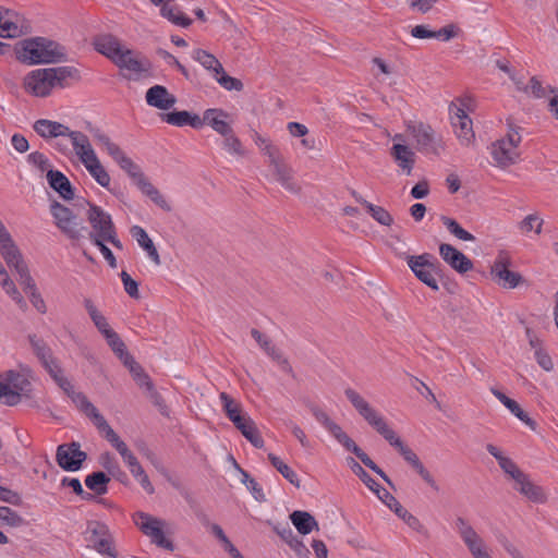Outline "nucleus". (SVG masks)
<instances>
[{
    "label": "nucleus",
    "mask_w": 558,
    "mask_h": 558,
    "mask_svg": "<svg viewBox=\"0 0 558 558\" xmlns=\"http://www.w3.org/2000/svg\"><path fill=\"white\" fill-rule=\"evenodd\" d=\"M344 395L352 403L359 414L372 426L380 436H383L392 447L398 449L403 459L421 475V477L435 490L439 486L433 475L420 461L416 453L403 444L396 432L389 427L386 420L379 414L360 393L352 388H347Z\"/></svg>",
    "instance_id": "obj_1"
},
{
    "label": "nucleus",
    "mask_w": 558,
    "mask_h": 558,
    "mask_svg": "<svg viewBox=\"0 0 558 558\" xmlns=\"http://www.w3.org/2000/svg\"><path fill=\"white\" fill-rule=\"evenodd\" d=\"M16 59L24 64H51L66 61L64 46L46 37H33L20 41L15 47Z\"/></svg>",
    "instance_id": "obj_2"
},
{
    "label": "nucleus",
    "mask_w": 558,
    "mask_h": 558,
    "mask_svg": "<svg viewBox=\"0 0 558 558\" xmlns=\"http://www.w3.org/2000/svg\"><path fill=\"white\" fill-rule=\"evenodd\" d=\"M87 219L92 227V231L89 232V240L92 242L106 240L116 248L122 250V242L118 239L116 227L108 213L99 206L89 205Z\"/></svg>",
    "instance_id": "obj_3"
},
{
    "label": "nucleus",
    "mask_w": 558,
    "mask_h": 558,
    "mask_svg": "<svg viewBox=\"0 0 558 558\" xmlns=\"http://www.w3.org/2000/svg\"><path fill=\"white\" fill-rule=\"evenodd\" d=\"M521 143L519 128L508 121V132L506 137L494 142L490 147V155L498 167H509L518 160L520 154L518 146Z\"/></svg>",
    "instance_id": "obj_4"
},
{
    "label": "nucleus",
    "mask_w": 558,
    "mask_h": 558,
    "mask_svg": "<svg viewBox=\"0 0 558 558\" xmlns=\"http://www.w3.org/2000/svg\"><path fill=\"white\" fill-rule=\"evenodd\" d=\"M407 130L414 138L418 151L439 156L445 149L442 137L429 124L409 122Z\"/></svg>",
    "instance_id": "obj_5"
},
{
    "label": "nucleus",
    "mask_w": 558,
    "mask_h": 558,
    "mask_svg": "<svg viewBox=\"0 0 558 558\" xmlns=\"http://www.w3.org/2000/svg\"><path fill=\"white\" fill-rule=\"evenodd\" d=\"M407 262L420 281L433 290L437 291L439 289L435 275L439 274L440 264L432 254L424 253L417 256H408Z\"/></svg>",
    "instance_id": "obj_6"
},
{
    "label": "nucleus",
    "mask_w": 558,
    "mask_h": 558,
    "mask_svg": "<svg viewBox=\"0 0 558 558\" xmlns=\"http://www.w3.org/2000/svg\"><path fill=\"white\" fill-rule=\"evenodd\" d=\"M134 522L140 530L150 538L151 543L158 547L169 551H173L175 549L173 542L167 538L162 531L165 521L154 518L145 512H137Z\"/></svg>",
    "instance_id": "obj_7"
},
{
    "label": "nucleus",
    "mask_w": 558,
    "mask_h": 558,
    "mask_svg": "<svg viewBox=\"0 0 558 558\" xmlns=\"http://www.w3.org/2000/svg\"><path fill=\"white\" fill-rule=\"evenodd\" d=\"M23 87L34 97L50 96L56 87L50 68L36 69L27 73L23 78Z\"/></svg>",
    "instance_id": "obj_8"
},
{
    "label": "nucleus",
    "mask_w": 558,
    "mask_h": 558,
    "mask_svg": "<svg viewBox=\"0 0 558 558\" xmlns=\"http://www.w3.org/2000/svg\"><path fill=\"white\" fill-rule=\"evenodd\" d=\"M50 213L54 218L56 226L71 240H78L85 229L72 210L64 205L53 202L50 205Z\"/></svg>",
    "instance_id": "obj_9"
},
{
    "label": "nucleus",
    "mask_w": 558,
    "mask_h": 558,
    "mask_svg": "<svg viewBox=\"0 0 558 558\" xmlns=\"http://www.w3.org/2000/svg\"><path fill=\"white\" fill-rule=\"evenodd\" d=\"M76 407L88 416L98 432L107 439L108 442L113 444L120 437L108 424L106 418L99 413L97 408L88 401L85 395H76L74 397Z\"/></svg>",
    "instance_id": "obj_10"
},
{
    "label": "nucleus",
    "mask_w": 558,
    "mask_h": 558,
    "mask_svg": "<svg viewBox=\"0 0 558 558\" xmlns=\"http://www.w3.org/2000/svg\"><path fill=\"white\" fill-rule=\"evenodd\" d=\"M87 532L90 533L89 542L97 553L110 558H118L113 537L106 524L97 521L90 522Z\"/></svg>",
    "instance_id": "obj_11"
},
{
    "label": "nucleus",
    "mask_w": 558,
    "mask_h": 558,
    "mask_svg": "<svg viewBox=\"0 0 558 558\" xmlns=\"http://www.w3.org/2000/svg\"><path fill=\"white\" fill-rule=\"evenodd\" d=\"M450 120L454 134L462 146H471L475 142V133L471 118L464 109L456 105L450 106Z\"/></svg>",
    "instance_id": "obj_12"
},
{
    "label": "nucleus",
    "mask_w": 558,
    "mask_h": 558,
    "mask_svg": "<svg viewBox=\"0 0 558 558\" xmlns=\"http://www.w3.org/2000/svg\"><path fill=\"white\" fill-rule=\"evenodd\" d=\"M86 458L87 454L81 450L78 442L63 444L57 448L56 460L64 471H78Z\"/></svg>",
    "instance_id": "obj_13"
},
{
    "label": "nucleus",
    "mask_w": 558,
    "mask_h": 558,
    "mask_svg": "<svg viewBox=\"0 0 558 558\" xmlns=\"http://www.w3.org/2000/svg\"><path fill=\"white\" fill-rule=\"evenodd\" d=\"M120 70H126L132 75H124L128 80H137L142 73H147L150 70V63L145 58L138 56L128 47L122 49L117 58L112 61Z\"/></svg>",
    "instance_id": "obj_14"
},
{
    "label": "nucleus",
    "mask_w": 558,
    "mask_h": 558,
    "mask_svg": "<svg viewBox=\"0 0 558 558\" xmlns=\"http://www.w3.org/2000/svg\"><path fill=\"white\" fill-rule=\"evenodd\" d=\"M347 450L353 452L361 462L378 474L388 485H392L387 474L352 440L340 427L338 432L332 435Z\"/></svg>",
    "instance_id": "obj_15"
},
{
    "label": "nucleus",
    "mask_w": 558,
    "mask_h": 558,
    "mask_svg": "<svg viewBox=\"0 0 558 558\" xmlns=\"http://www.w3.org/2000/svg\"><path fill=\"white\" fill-rule=\"evenodd\" d=\"M490 274L493 279L502 288L513 289L522 281V276L519 272L512 271L508 268V259L504 255H499L492 266Z\"/></svg>",
    "instance_id": "obj_16"
},
{
    "label": "nucleus",
    "mask_w": 558,
    "mask_h": 558,
    "mask_svg": "<svg viewBox=\"0 0 558 558\" xmlns=\"http://www.w3.org/2000/svg\"><path fill=\"white\" fill-rule=\"evenodd\" d=\"M439 254L441 258L459 274H465L473 268L472 260L451 244H440Z\"/></svg>",
    "instance_id": "obj_17"
},
{
    "label": "nucleus",
    "mask_w": 558,
    "mask_h": 558,
    "mask_svg": "<svg viewBox=\"0 0 558 558\" xmlns=\"http://www.w3.org/2000/svg\"><path fill=\"white\" fill-rule=\"evenodd\" d=\"M146 102L159 110H169L172 108L177 98L162 85H154L147 89L145 95Z\"/></svg>",
    "instance_id": "obj_18"
},
{
    "label": "nucleus",
    "mask_w": 558,
    "mask_h": 558,
    "mask_svg": "<svg viewBox=\"0 0 558 558\" xmlns=\"http://www.w3.org/2000/svg\"><path fill=\"white\" fill-rule=\"evenodd\" d=\"M93 45L97 52L104 54L111 61H113L125 47L116 36L111 34H101L96 36L93 40Z\"/></svg>",
    "instance_id": "obj_19"
},
{
    "label": "nucleus",
    "mask_w": 558,
    "mask_h": 558,
    "mask_svg": "<svg viewBox=\"0 0 558 558\" xmlns=\"http://www.w3.org/2000/svg\"><path fill=\"white\" fill-rule=\"evenodd\" d=\"M486 450L498 461L500 469L509 475L515 484L520 480H524L525 473H523L510 458L504 456L496 446L488 444Z\"/></svg>",
    "instance_id": "obj_20"
},
{
    "label": "nucleus",
    "mask_w": 558,
    "mask_h": 558,
    "mask_svg": "<svg viewBox=\"0 0 558 558\" xmlns=\"http://www.w3.org/2000/svg\"><path fill=\"white\" fill-rule=\"evenodd\" d=\"M251 335L259 344V347L266 352V354L281 365L282 369L288 372L291 371V366L289 365L287 359L283 357L280 350H278L271 343L270 339L266 335L262 333L259 330L255 328L251 330Z\"/></svg>",
    "instance_id": "obj_21"
},
{
    "label": "nucleus",
    "mask_w": 558,
    "mask_h": 558,
    "mask_svg": "<svg viewBox=\"0 0 558 558\" xmlns=\"http://www.w3.org/2000/svg\"><path fill=\"white\" fill-rule=\"evenodd\" d=\"M162 121L174 126L190 125L194 129H201L204 126V121L196 113L189 111H173L161 116Z\"/></svg>",
    "instance_id": "obj_22"
},
{
    "label": "nucleus",
    "mask_w": 558,
    "mask_h": 558,
    "mask_svg": "<svg viewBox=\"0 0 558 558\" xmlns=\"http://www.w3.org/2000/svg\"><path fill=\"white\" fill-rule=\"evenodd\" d=\"M228 113L221 109H207L203 118L204 125H209L214 131L220 135H228L232 131L231 125L226 121Z\"/></svg>",
    "instance_id": "obj_23"
},
{
    "label": "nucleus",
    "mask_w": 558,
    "mask_h": 558,
    "mask_svg": "<svg viewBox=\"0 0 558 558\" xmlns=\"http://www.w3.org/2000/svg\"><path fill=\"white\" fill-rule=\"evenodd\" d=\"M456 529L469 551L485 544L473 526L462 517L456 519Z\"/></svg>",
    "instance_id": "obj_24"
},
{
    "label": "nucleus",
    "mask_w": 558,
    "mask_h": 558,
    "mask_svg": "<svg viewBox=\"0 0 558 558\" xmlns=\"http://www.w3.org/2000/svg\"><path fill=\"white\" fill-rule=\"evenodd\" d=\"M56 87L65 88L73 83L81 81L82 75L77 68L72 65H63L50 68Z\"/></svg>",
    "instance_id": "obj_25"
},
{
    "label": "nucleus",
    "mask_w": 558,
    "mask_h": 558,
    "mask_svg": "<svg viewBox=\"0 0 558 558\" xmlns=\"http://www.w3.org/2000/svg\"><path fill=\"white\" fill-rule=\"evenodd\" d=\"M390 154L401 171L407 175H410L415 163L414 151L411 150L407 145L395 144L391 147Z\"/></svg>",
    "instance_id": "obj_26"
},
{
    "label": "nucleus",
    "mask_w": 558,
    "mask_h": 558,
    "mask_svg": "<svg viewBox=\"0 0 558 558\" xmlns=\"http://www.w3.org/2000/svg\"><path fill=\"white\" fill-rule=\"evenodd\" d=\"M64 136H68L72 143V146L75 150V154L80 158V160L83 162V159H89V156L96 155L95 150L93 149L88 137L78 131H71L68 128V132Z\"/></svg>",
    "instance_id": "obj_27"
},
{
    "label": "nucleus",
    "mask_w": 558,
    "mask_h": 558,
    "mask_svg": "<svg viewBox=\"0 0 558 558\" xmlns=\"http://www.w3.org/2000/svg\"><path fill=\"white\" fill-rule=\"evenodd\" d=\"M34 131L43 138H56L64 136L68 132V126L47 119H39L33 125Z\"/></svg>",
    "instance_id": "obj_28"
},
{
    "label": "nucleus",
    "mask_w": 558,
    "mask_h": 558,
    "mask_svg": "<svg viewBox=\"0 0 558 558\" xmlns=\"http://www.w3.org/2000/svg\"><path fill=\"white\" fill-rule=\"evenodd\" d=\"M47 180L51 189L57 191L64 199H72L74 191L69 179L58 170H48Z\"/></svg>",
    "instance_id": "obj_29"
},
{
    "label": "nucleus",
    "mask_w": 558,
    "mask_h": 558,
    "mask_svg": "<svg viewBox=\"0 0 558 558\" xmlns=\"http://www.w3.org/2000/svg\"><path fill=\"white\" fill-rule=\"evenodd\" d=\"M22 33L17 15L0 7V37H17Z\"/></svg>",
    "instance_id": "obj_30"
},
{
    "label": "nucleus",
    "mask_w": 558,
    "mask_h": 558,
    "mask_svg": "<svg viewBox=\"0 0 558 558\" xmlns=\"http://www.w3.org/2000/svg\"><path fill=\"white\" fill-rule=\"evenodd\" d=\"M234 426L255 448L260 449L264 447V439L255 422L248 415L242 417L240 423H235Z\"/></svg>",
    "instance_id": "obj_31"
},
{
    "label": "nucleus",
    "mask_w": 558,
    "mask_h": 558,
    "mask_svg": "<svg viewBox=\"0 0 558 558\" xmlns=\"http://www.w3.org/2000/svg\"><path fill=\"white\" fill-rule=\"evenodd\" d=\"M529 500L536 504H544L547 501V496L541 486L535 485L525 474L524 480H520L514 487Z\"/></svg>",
    "instance_id": "obj_32"
},
{
    "label": "nucleus",
    "mask_w": 558,
    "mask_h": 558,
    "mask_svg": "<svg viewBox=\"0 0 558 558\" xmlns=\"http://www.w3.org/2000/svg\"><path fill=\"white\" fill-rule=\"evenodd\" d=\"M490 392L520 421L531 428H535V422L520 408L519 403L496 388H490Z\"/></svg>",
    "instance_id": "obj_33"
},
{
    "label": "nucleus",
    "mask_w": 558,
    "mask_h": 558,
    "mask_svg": "<svg viewBox=\"0 0 558 558\" xmlns=\"http://www.w3.org/2000/svg\"><path fill=\"white\" fill-rule=\"evenodd\" d=\"M272 173L276 180L284 187L288 192L292 194H299L301 192V186L293 178V171L290 166L286 162L281 163L278 167L272 168Z\"/></svg>",
    "instance_id": "obj_34"
},
{
    "label": "nucleus",
    "mask_w": 558,
    "mask_h": 558,
    "mask_svg": "<svg viewBox=\"0 0 558 558\" xmlns=\"http://www.w3.org/2000/svg\"><path fill=\"white\" fill-rule=\"evenodd\" d=\"M132 235L136 239L138 245L146 251L148 257L156 264L160 265V257L153 240L147 232L140 226H134L131 229Z\"/></svg>",
    "instance_id": "obj_35"
},
{
    "label": "nucleus",
    "mask_w": 558,
    "mask_h": 558,
    "mask_svg": "<svg viewBox=\"0 0 558 558\" xmlns=\"http://www.w3.org/2000/svg\"><path fill=\"white\" fill-rule=\"evenodd\" d=\"M290 519L300 534L306 535L318 530L317 521L307 511L295 510L290 514Z\"/></svg>",
    "instance_id": "obj_36"
},
{
    "label": "nucleus",
    "mask_w": 558,
    "mask_h": 558,
    "mask_svg": "<svg viewBox=\"0 0 558 558\" xmlns=\"http://www.w3.org/2000/svg\"><path fill=\"white\" fill-rule=\"evenodd\" d=\"M122 170H124L130 178L134 181L135 185L138 186L142 180L147 178L143 173L141 167L136 165L130 157H128L123 150L112 158Z\"/></svg>",
    "instance_id": "obj_37"
},
{
    "label": "nucleus",
    "mask_w": 558,
    "mask_h": 558,
    "mask_svg": "<svg viewBox=\"0 0 558 558\" xmlns=\"http://www.w3.org/2000/svg\"><path fill=\"white\" fill-rule=\"evenodd\" d=\"M88 170L89 174L96 180V182L102 187H108L110 184V175L100 163L97 155L89 156V159H83L82 162Z\"/></svg>",
    "instance_id": "obj_38"
},
{
    "label": "nucleus",
    "mask_w": 558,
    "mask_h": 558,
    "mask_svg": "<svg viewBox=\"0 0 558 558\" xmlns=\"http://www.w3.org/2000/svg\"><path fill=\"white\" fill-rule=\"evenodd\" d=\"M160 14L178 26L187 27L192 23V20L185 16L179 5L172 0H167L163 3L160 8Z\"/></svg>",
    "instance_id": "obj_39"
},
{
    "label": "nucleus",
    "mask_w": 558,
    "mask_h": 558,
    "mask_svg": "<svg viewBox=\"0 0 558 558\" xmlns=\"http://www.w3.org/2000/svg\"><path fill=\"white\" fill-rule=\"evenodd\" d=\"M0 254L5 260L7 265L14 270H17L20 265H26L21 251L13 240H11L9 243L7 242L0 245Z\"/></svg>",
    "instance_id": "obj_40"
},
{
    "label": "nucleus",
    "mask_w": 558,
    "mask_h": 558,
    "mask_svg": "<svg viewBox=\"0 0 558 558\" xmlns=\"http://www.w3.org/2000/svg\"><path fill=\"white\" fill-rule=\"evenodd\" d=\"M138 190L150 198V201L157 205L159 208H161L165 211H171L172 207L169 204V202L166 199V197L159 192L157 187L153 185V183L146 179L142 180L140 182V185L137 186Z\"/></svg>",
    "instance_id": "obj_41"
},
{
    "label": "nucleus",
    "mask_w": 558,
    "mask_h": 558,
    "mask_svg": "<svg viewBox=\"0 0 558 558\" xmlns=\"http://www.w3.org/2000/svg\"><path fill=\"white\" fill-rule=\"evenodd\" d=\"M0 522L11 527H20L25 524L24 519L9 507H0ZM8 542V537L0 531V545Z\"/></svg>",
    "instance_id": "obj_42"
},
{
    "label": "nucleus",
    "mask_w": 558,
    "mask_h": 558,
    "mask_svg": "<svg viewBox=\"0 0 558 558\" xmlns=\"http://www.w3.org/2000/svg\"><path fill=\"white\" fill-rule=\"evenodd\" d=\"M347 463L352 472L371 489L374 494H380L381 486L362 468V465L352 457L347 458Z\"/></svg>",
    "instance_id": "obj_43"
},
{
    "label": "nucleus",
    "mask_w": 558,
    "mask_h": 558,
    "mask_svg": "<svg viewBox=\"0 0 558 558\" xmlns=\"http://www.w3.org/2000/svg\"><path fill=\"white\" fill-rule=\"evenodd\" d=\"M219 398L227 417L233 424L240 423V420L246 415L245 413H242L241 404L232 399L227 392H221Z\"/></svg>",
    "instance_id": "obj_44"
},
{
    "label": "nucleus",
    "mask_w": 558,
    "mask_h": 558,
    "mask_svg": "<svg viewBox=\"0 0 558 558\" xmlns=\"http://www.w3.org/2000/svg\"><path fill=\"white\" fill-rule=\"evenodd\" d=\"M105 339L114 354L122 361L125 366L130 363H133V356L126 351L124 342L116 331H112L106 336Z\"/></svg>",
    "instance_id": "obj_45"
},
{
    "label": "nucleus",
    "mask_w": 558,
    "mask_h": 558,
    "mask_svg": "<svg viewBox=\"0 0 558 558\" xmlns=\"http://www.w3.org/2000/svg\"><path fill=\"white\" fill-rule=\"evenodd\" d=\"M193 59L199 62L206 70L219 75L222 72V65L219 60L211 53L203 49H196L193 52Z\"/></svg>",
    "instance_id": "obj_46"
},
{
    "label": "nucleus",
    "mask_w": 558,
    "mask_h": 558,
    "mask_svg": "<svg viewBox=\"0 0 558 558\" xmlns=\"http://www.w3.org/2000/svg\"><path fill=\"white\" fill-rule=\"evenodd\" d=\"M110 477L104 472H94L86 476L85 485L97 495H104L108 490V483Z\"/></svg>",
    "instance_id": "obj_47"
},
{
    "label": "nucleus",
    "mask_w": 558,
    "mask_h": 558,
    "mask_svg": "<svg viewBox=\"0 0 558 558\" xmlns=\"http://www.w3.org/2000/svg\"><path fill=\"white\" fill-rule=\"evenodd\" d=\"M268 460L270 461L271 465L292 485L295 487H300V480L296 475V473L288 465L286 464L279 457H277L274 453H268Z\"/></svg>",
    "instance_id": "obj_48"
},
{
    "label": "nucleus",
    "mask_w": 558,
    "mask_h": 558,
    "mask_svg": "<svg viewBox=\"0 0 558 558\" xmlns=\"http://www.w3.org/2000/svg\"><path fill=\"white\" fill-rule=\"evenodd\" d=\"M88 130L93 136V138L99 144L102 145L108 155L113 158L117 156L122 149L113 143L110 137L105 134L99 128L88 126Z\"/></svg>",
    "instance_id": "obj_49"
},
{
    "label": "nucleus",
    "mask_w": 558,
    "mask_h": 558,
    "mask_svg": "<svg viewBox=\"0 0 558 558\" xmlns=\"http://www.w3.org/2000/svg\"><path fill=\"white\" fill-rule=\"evenodd\" d=\"M440 220L447 230L459 240L475 241V236L469 231L464 230L454 219L447 216H441Z\"/></svg>",
    "instance_id": "obj_50"
},
{
    "label": "nucleus",
    "mask_w": 558,
    "mask_h": 558,
    "mask_svg": "<svg viewBox=\"0 0 558 558\" xmlns=\"http://www.w3.org/2000/svg\"><path fill=\"white\" fill-rule=\"evenodd\" d=\"M28 339L34 353L39 359L43 365L49 362V360L54 359L52 356L50 348L45 343L44 340L38 339L36 336H29Z\"/></svg>",
    "instance_id": "obj_51"
},
{
    "label": "nucleus",
    "mask_w": 558,
    "mask_h": 558,
    "mask_svg": "<svg viewBox=\"0 0 558 558\" xmlns=\"http://www.w3.org/2000/svg\"><path fill=\"white\" fill-rule=\"evenodd\" d=\"M126 367L130 369L134 380L140 387L146 388L149 392L154 390V385L149 376L143 371L142 366L135 360H133V363L126 365Z\"/></svg>",
    "instance_id": "obj_52"
},
{
    "label": "nucleus",
    "mask_w": 558,
    "mask_h": 558,
    "mask_svg": "<svg viewBox=\"0 0 558 558\" xmlns=\"http://www.w3.org/2000/svg\"><path fill=\"white\" fill-rule=\"evenodd\" d=\"M365 209L379 225L389 227L393 223L392 216L384 207L369 203L366 205Z\"/></svg>",
    "instance_id": "obj_53"
},
{
    "label": "nucleus",
    "mask_w": 558,
    "mask_h": 558,
    "mask_svg": "<svg viewBox=\"0 0 558 558\" xmlns=\"http://www.w3.org/2000/svg\"><path fill=\"white\" fill-rule=\"evenodd\" d=\"M4 379L10 389L19 392V397L21 396V392L25 390L26 386L29 385L28 380L23 375L14 371L7 372Z\"/></svg>",
    "instance_id": "obj_54"
},
{
    "label": "nucleus",
    "mask_w": 558,
    "mask_h": 558,
    "mask_svg": "<svg viewBox=\"0 0 558 558\" xmlns=\"http://www.w3.org/2000/svg\"><path fill=\"white\" fill-rule=\"evenodd\" d=\"M111 446L120 453L121 458L123 459V462L126 464L129 470H131L133 466H136L138 464L137 458L133 454V452L129 449L126 444L121 440L120 438L117 439Z\"/></svg>",
    "instance_id": "obj_55"
},
{
    "label": "nucleus",
    "mask_w": 558,
    "mask_h": 558,
    "mask_svg": "<svg viewBox=\"0 0 558 558\" xmlns=\"http://www.w3.org/2000/svg\"><path fill=\"white\" fill-rule=\"evenodd\" d=\"M222 145H223V148L231 155L242 157L245 154L242 143L239 140V137L235 136L233 130L231 132H229L228 135H223Z\"/></svg>",
    "instance_id": "obj_56"
},
{
    "label": "nucleus",
    "mask_w": 558,
    "mask_h": 558,
    "mask_svg": "<svg viewBox=\"0 0 558 558\" xmlns=\"http://www.w3.org/2000/svg\"><path fill=\"white\" fill-rule=\"evenodd\" d=\"M313 416L319 422L331 435H333L340 426L335 423L328 414L316 405L311 407Z\"/></svg>",
    "instance_id": "obj_57"
},
{
    "label": "nucleus",
    "mask_w": 558,
    "mask_h": 558,
    "mask_svg": "<svg viewBox=\"0 0 558 558\" xmlns=\"http://www.w3.org/2000/svg\"><path fill=\"white\" fill-rule=\"evenodd\" d=\"M380 494H376V496L390 509L392 510L399 518L404 515L407 509L402 507V505L392 496L386 488H380Z\"/></svg>",
    "instance_id": "obj_58"
},
{
    "label": "nucleus",
    "mask_w": 558,
    "mask_h": 558,
    "mask_svg": "<svg viewBox=\"0 0 558 558\" xmlns=\"http://www.w3.org/2000/svg\"><path fill=\"white\" fill-rule=\"evenodd\" d=\"M274 530L287 544H289L292 549H296V547H303V543L294 536L293 531L288 524L282 527L275 525Z\"/></svg>",
    "instance_id": "obj_59"
},
{
    "label": "nucleus",
    "mask_w": 558,
    "mask_h": 558,
    "mask_svg": "<svg viewBox=\"0 0 558 558\" xmlns=\"http://www.w3.org/2000/svg\"><path fill=\"white\" fill-rule=\"evenodd\" d=\"M240 472L242 474V483L246 485L253 497L257 501H265V495L259 484L246 471L240 470Z\"/></svg>",
    "instance_id": "obj_60"
},
{
    "label": "nucleus",
    "mask_w": 558,
    "mask_h": 558,
    "mask_svg": "<svg viewBox=\"0 0 558 558\" xmlns=\"http://www.w3.org/2000/svg\"><path fill=\"white\" fill-rule=\"evenodd\" d=\"M216 81L227 90H242L243 89V83L235 77L229 76L226 74L225 70L222 69V72H220L219 75H214Z\"/></svg>",
    "instance_id": "obj_61"
},
{
    "label": "nucleus",
    "mask_w": 558,
    "mask_h": 558,
    "mask_svg": "<svg viewBox=\"0 0 558 558\" xmlns=\"http://www.w3.org/2000/svg\"><path fill=\"white\" fill-rule=\"evenodd\" d=\"M15 271L19 275L20 284L23 287V289L26 293H31V292L37 290L36 284L29 274L27 265H24V266L20 265L19 269Z\"/></svg>",
    "instance_id": "obj_62"
},
{
    "label": "nucleus",
    "mask_w": 558,
    "mask_h": 558,
    "mask_svg": "<svg viewBox=\"0 0 558 558\" xmlns=\"http://www.w3.org/2000/svg\"><path fill=\"white\" fill-rule=\"evenodd\" d=\"M262 153L268 157V162L271 168L278 167L281 163L286 162L279 148L272 143L265 145L264 150H262Z\"/></svg>",
    "instance_id": "obj_63"
},
{
    "label": "nucleus",
    "mask_w": 558,
    "mask_h": 558,
    "mask_svg": "<svg viewBox=\"0 0 558 558\" xmlns=\"http://www.w3.org/2000/svg\"><path fill=\"white\" fill-rule=\"evenodd\" d=\"M61 485L62 486L71 487L73 489V492L76 495L81 496V498L84 499V500H92V499H94V495L93 494L84 492V489L82 487V484H81L78 478L64 477L61 481Z\"/></svg>",
    "instance_id": "obj_64"
}]
</instances>
